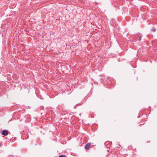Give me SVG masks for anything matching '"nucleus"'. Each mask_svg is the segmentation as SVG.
Instances as JSON below:
<instances>
[{
	"label": "nucleus",
	"mask_w": 157,
	"mask_h": 157,
	"mask_svg": "<svg viewBox=\"0 0 157 157\" xmlns=\"http://www.w3.org/2000/svg\"><path fill=\"white\" fill-rule=\"evenodd\" d=\"M142 34L141 33H139L136 35V37L137 40H139V41L141 40L142 38Z\"/></svg>",
	"instance_id": "obj_1"
},
{
	"label": "nucleus",
	"mask_w": 157,
	"mask_h": 157,
	"mask_svg": "<svg viewBox=\"0 0 157 157\" xmlns=\"http://www.w3.org/2000/svg\"><path fill=\"white\" fill-rule=\"evenodd\" d=\"M8 134V131L6 129L3 130L2 132V134L4 136L7 135Z\"/></svg>",
	"instance_id": "obj_2"
},
{
	"label": "nucleus",
	"mask_w": 157,
	"mask_h": 157,
	"mask_svg": "<svg viewBox=\"0 0 157 157\" xmlns=\"http://www.w3.org/2000/svg\"><path fill=\"white\" fill-rule=\"evenodd\" d=\"M85 148L87 150H89L90 148H91V147L90 145V144L88 143L86 145H85Z\"/></svg>",
	"instance_id": "obj_3"
},
{
	"label": "nucleus",
	"mask_w": 157,
	"mask_h": 157,
	"mask_svg": "<svg viewBox=\"0 0 157 157\" xmlns=\"http://www.w3.org/2000/svg\"><path fill=\"white\" fill-rule=\"evenodd\" d=\"M151 30L153 32H155V31H156V29L155 28H152V29H151Z\"/></svg>",
	"instance_id": "obj_4"
},
{
	"label": "nucleus",
	"mask_w": 157,
	"mask_h": 157,
	"mask_svg": "<svg viewBox=\"0 0 157 157\" xmlns=\"http://www.w3.org/2000/svg\"><path fill=\"white\" fill-rule=\"evenodd\" d=\"M59 157H66V156L65 155H59Z\"/></svg>",
	"instance_id": "obj_5"
},
{
	"label": "nucleus",
	"mask_w": 157,
	"mask_h": 157,
	"mask_svg": "<svg viewBox=\"0 0 157 157\" xmlns=\"http://www.w3.org/2000/svg\"><path fill=\"white\" fill-rule=\"evenodd\" d=\"M2 144V143L1 142H0V146H1Z\"/></svg>",
	"instance_id": "obj_6"
},
{
	"label": "nucleus",
	"mask_w": 157,
	"mask_h": 157,
	"mask_svg": "<svg viewBox=\"0 0 157 157\" xmlns=\"http://www.w3.org/2000/svg\"><path fill=\"white\" fill-rule=\"evenodd\" d=\"M74 108H75V107H74Z\"/></svg>",
	"instance_id": "obj_7"
}]
</instances>
